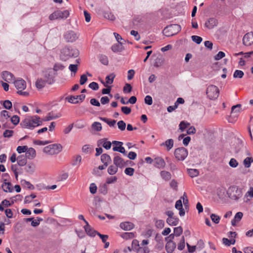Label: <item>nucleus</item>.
Segmentation results:
<instances>
[{"label":"nucleus","mask_w":253,"mask_h":253,"mask_svg":"<svg viewBox=\"0 0 253 253\" xmlns=\"http://www.w3.org/2000/svg\"><path fill=\"white\" fill-rule=\"evenodd\" d=\"M42 123L40 117L37 115H35L25 118L22 121L20 125L22 128L33 129L34 128L41 126Z\"/></svg>","instance_id":"obj_1"},{"label":"nucleus","mask_w":253,"mask_h":253,"mask_svg":"<svg viewBox=\"0 0 253 253\" xmlns=\"http://www.w3.org/2000/svg\"><path fill=\"white\" fill-rule=\"evenodd\" d=\"M149 244L148 240H143L141 244L137 240H133L132 242V248L136 253H149V249L147 245Z\"/></svg>","instance_id":"obj_2"},{"label":"nucleus","mask_w":253,"mask_h":253,"mask_svg":"<svg viewBox=\"0 0 253 253\" xmlns=\"http://www.w3.org/2000/svg\"><path fill=\"white\" fill-rule=\"evenodd\" d=\"M14 86L17 90V93L21 96L27 97L30 95V91L26 89L27 84L25 80L18 79L13 82Z\"/></svg>","instance_id":"obj_3"},{"label":"nucleus","mask_w":253,"mask_h":253,"mask_svg":"<svg viewBox=\"0 0 253 253\" xmlns=\"http://www.w3.org/2000/svg\"><path fill=\"white\" fill-rule=\"evenodd\" d=\"M226 194L231 200L237 201L242 197L243 191L239 186L232 185L226 190Z\"/></svg>","instance_id":"obj_4"},{"label":"nucleus","mask_w":253,"mask_h":253,"mask_svg":"<svg viewBox=\"0 0 253 253\" xmlns=\"http://www.w3.org/2000/svg\"><path fill=\"white\" fill-rule=\"evenodd\" d=\"M78 55L79 51L77 49L65 47L61 50L60 57L62 60L66 61L70 57H77Z\"/></svg>","instance_id":"obj_5"},{"label":"nucleus","mask_w":253,"mask_h":253,"mask_svg":"<svg viewBox=\"0 0 253 253\" xmlns=\"http://www.w3.org/2000/svg\"><path fill=\"white\" fill-rule=\"evenodd\" d=\"M62 146L60 144H53L44 147L43 152L49 155H56L62 151Z\"/></svg>","instance_id":"obj_6"},{"label":"nucleus","mask_w":253,"mask_h":253,"mask_svg":"<svg viewBox=\"0 0 253 253\" xmlns=\"http://www.w3.org/2000/svg\"><path fill=\"white\" fill-rule=\"evenodd\" d=\"M181 30V27L178 24H172L166 27L163 33L167 37L172 36L178 33Z\"/></svg>","instance_id":"obj_7"},{"label":"nucleus","mask_w":253,"mask_h":253,"mask_svg":"<svg viewBox=\"0 0 253 253\" xmlns=\"http://www.w3.org/2000/svg\"><path fill=\"white\" fill-rule=\"evenodd\" d=\"M70 13L68 10L64 11L56 10L49 16L50 20H54L59 19H66L69 16Z\"/></svg>","instance_id":"obj_8"},{"label":"nucleus","mask_w":253,"mask_h":253,"mask_svg":"<svg viewBox=\"0 0 253 253\" xmlns=\"http://www.w3.org/2000/svg\"><path fill=\"white\" fill-rule=\"evenodd\" d=\"M206 93L210 99H214L218 97L219 90L216 86L212 84L207 87Z\"/></svg>","instance_id":"obj_9"},{"label":"nucleus","mask_w":253,"mask_h":253,"mask_svg":"<svg viewBox=\"0 0 253 253\" xmlns=\"http://www.w3.org/2000/svg\"><path fill=\"white\" fill-rule=\"evenodd\" d=\"M188 155V151L183 147L178 148L174 151L175 158L179 161L184 160Z\"/></svg>","instance_id":"obj_10"},{"label":"nucleus","mask_w":253,"mask_h":253,"mask_svg":"<svg viewBox=\"0 0 253 253\" xmlns=\"http://www.w3.org/2000/svg\"><path fill=\"white\" fill-rule=\"evenodd\" d=\"M85 97V95L81 94L77 96H68L66 97V100L72 104H77L82 102Z\"/></svg>","instance_id":"obj_11"},{"label":"nucleus","mask_w":253,"mask_h":253,"mask_svg":"<svg viewBox=\"0 0 253 253\" xmlns=\"http://www.w3.org/2000/svg\"><path fill=\"white\" fill-rule=\"evenodd\" d=\"M113 150L114 151L119 152L126 155V152L125 148L123 146V143L118 141H113Z\"/></svg>","instance_id":"obj_12"},{"label":"nucleus","mask_w":253,"mask_h":253,"mask_svg":"<svg viewBox=\"0 0 253 253\" xmlns=\"http://www.w3.org/2000/svg\"><path fill=\"white\" fill-rule=\"evenodd\" d=\"M243 43L246 46H250L253 44V32L248 33L244 35Z\"/></svg>","instance_id":"obj_13"},{"label":"nucleus","mask_w":253,"mask_h":253,"mask_svg":"<svg viewBox=\"0 0 253 253\" xmlns=\"http://www.w3.org/2000/svg\"><path fill=\"white\" fill-rule=\"evenodd\" d=\"M218 20L215 18H210L207 20L205 26L209 29H212L218 25Z\"/></svg>","instance_id":"obj_14"},{"label":"nucleus","mask_w":253,"mask_h":253,"mask_svg":"<svg viewBox=\"0 0 253 253\" xmlns=\"http://www.w3.org/2000/svg\"><path fill=\"white\" fill-rule=\"evenodd\" d=\"M78 38L77 34L73 31L67 32L64 35V38L68 42H75Z\"/></svg>","instance_id":"obj_15"},{"label":"nucleus","mask_w":253,"mask_h":253,"mask_svg":"<svg viewBox=\"0 0 253 253\" xmlns=\"http://www.w3.org/2000/svg\"><path fill=\"white\" fill-rule=\"evenodd\" d=\"M154 165L155 167L161 169H164L166 166L164 160L161 157H157L154 160Z\"/></svg>","instance_id":"obj_16"},{"label":"nucleus","mask_w":253,"mask_h":253,"mask_svg":"<svg viewBox=\"0 0 253 253\" xmlns=\"http://www.w3.org/2000/svg\"><path fill=\"white\" fill-rule=\"evenodd\" d=\"M2 79L7 83H10L14 81V76L8 71H4L2 74Z\"/></svg>","instance_id":"obj_17"},{"label":"nucleus","mask_w":253,"mask_h":253,"mask_svg":"<svg viewBox=\"0 0 253 253\" xmlns=\"http://www.w3.org/2000/svg\"><path fill=\"white\" fill-rule=\"evenodd\" d=\"M123 44L122 42H118L117 43L114 44L111 47L112 50L115 53L123 51L125 49Z\"/></svg>","instance_id":"obj_18"},{"label":"nucleus","mask_w":253,"mask_h":253,"mask_svg":"<svg viewBox=\"0 0 253 253\" xmlns=\"http://www.w3.org/2000/svg\"><path fill=\"white\" fill-rule=\"evenodd\" d=\"M36 156V152L35 150L33 148H27L25 153V157L29 159H33L35 158Z\"/></svg>","instance_id":"obj_19"},{"label":"nucleus","mask_w":253,"mask_h":253,"mask_svg":"<svg viewBox=\"0 0 253 253\" xmlns=\"http://www.w3.org/2000/svg\"><path fill=\"white\" fill-rule=\"evenodd\" d=\"M175 208L179 211L180 216H182L185 214L184 210L183 209L182 201L181 199L177 200L175 205Z\"/></svg>","instance_id":"obj_20"},{"label":"nucleus","mask_w":253,"mask_h":253,"mask_svg":"<svg viewBox=\"0 0 253 253\" xmlns=\"http://www.w3.org/2000/svg\"><path fill=\"white\" fill-rule=\"evenodd\" d=\"M176 248V244L172 241H169L166 245V249L168 253H172Z\"/></svg>","instance_id":"obj_21"},{"label":"nucleus","mask_w":253,"mask_h":253,"mask_svg":"<svg viewBox=\"0 0 253 253\" xmlns=\"http://www.w3.org/2000/svg\"><path fill=\"white\" fill-rule=\"evenodd\" d=\"M84 228L87 234L90 236L94 237L97 233L96 231L92 229L88 222H86V225L84 226Z\"/></svg>","instance_id":"obj_22"},{"label":"nucleus","mask_w":253,"mask_h":253,"mask_svg":"<svg viewBox=\"0 0 253 253\" xmlns=\"http://www.w3.org/2000/svg\"><path fill=\"white\" fill-rule=\"evenodd\" d=\"M120 227L124 230H130L134 227L133 223L130 222H122L120 225Z\"/></svg>","instance_id":"obj_23"},{"label":"nucleus","mask_w":253,"mask_h":253,"mask_svg":"<svg viewBox=\"0 0 253 253\" xmlns=\"http://www.w3.org/2000/svg\"><path fill=\"white\" fill-rule=\"evenodd\" d=\"M115 76H116L114 73H112L109 75L106 76L105 78V82H102V83L105 86L107 87L108 84H113Z\"/></svg>","instance_id":"obj_24"},{"label":"nucleus","mask_w":253,"mask_h":253,"mask_svg":"<svg viewBox=\"0 0 253 253\" xmlns=\"http://www.w3.org/2000/svg\"><path fill=\"white\" fill-rule=\"evenodd\" d=\"M114 164L117 167H122L125 165V162L124 160L120 157L117 156H115L113 160Z\"/></svg>","instance_id":"obj_25"},{"label":"nucleus","mask_w":253,"mask_h":253,"mask_svg":"<svg viewBox=\"0 0 253 253\" xmlns=\"http://www.w3.org/2000/svg\"><path fill=\"white\" fill-rule=\"evenodd\" d=\"M98 143L99 144L102 145V146L107 150H109L111 147L112 142L107 141V139L103 138L99 140Z\"/></svg>","instance_id":"obj_26"},{"label":"nucleus","mask_w":253,"mask_h":253,"mask_svg":"<svg viewBox=\"0 0 253 253\" xmlns=\"http://www.w3.org/2000/svg\"><path fill=\"white\" fill-rule=\"evenodd\" d=\"M61 116L60 113L54 114L53 113H48L44 118V121H49L60 118Z\"/></svg>","instance_id":"obj_27"},{"label":"nucleus","mask_w":253,"mask_h":253,"mask_svg":"<svg viewBox=\"0 0 253 253\" xmlns=\"http://www.w3.org/2000/svg\"><path fill=\"white\" fill-rule=\"evenodd\" d=\"M2 188L4 192H11L12 191V187L11 183L6 182V180H4V182L1 185Z\"/></svg>","instance_id":"obj_28"},{"label":"nucleus","mask_w":253,"mask_h":253,"mask_svg":"<svg viewBox=\"0 0 253 253\" xmlns=\"http://www.w3.org/2000/svg\"><path fill=\"white\" fill-rule=\"evenodd\" d=\"M243 214L242 212H238L235 215L234 219L231 221V224L233 226H236V224L238 223L243 217Z\"/></svg>","instance_id":"obj_29"},{"label":"nucleus","mask_w":253,"mask_h":253,"mask_svg":"<svg viewBox=\"0 0 253 253\" xmlns=\"http://www.w3.org/2000/svg\"><path fill=\"white\" fill-rule=\"evenodd\" d=\"M226 189L224 187H220L217 190V195L219 199H225L226 198Z\"/></svg>","instance_id":"obj_30"},{"label":"nucleus","mask_w":253,"mask_h":253,"mask_svg":"<svg viewBox=\"0 0 253 253\" xmlns=\"http://www.w3.org/2000/svg\"><path fill=\"white\" fill-rule=\"evenodd\" d=\"M174 142L173 139H169L167 140L165 142L161 144V146H165L168 151H169L173 146Z\"/></svg>","instance_id":"obj_31"},{"label":"nucleus","mask_w":253,"mask_h":253,"mask_svg":"<svg viewBox=\"0 0 253 253\" xmlns=\"http://www.w3.org/2000/svg\"><path fill=\"white\" fill-rule=\"evenodd\" d=\"M178 218L173 216L171 217H168L167 219L168 224L171 226L176 225L178 223Z\"/></svg>","instance_id":"obj_32"},{"label":"nucleus","mask_w":253,"mask_h":253,"mask_svg":"<svg viewBox=\"0 0 253 253\" xmlns=\"http://www.w3.org/2000/svg\"><path fill=\"white\" fill-rule=\"evenodd\" d=\"M101 160L104 164H106L107 165H108L111 162V159L110 156L107 154H103L101 155Z\"/></svg>","instance_id":"obj_33"},{"label":"nucleus","mask_w":253,"mask_h":253,"mask_svg":"<svg viewBox=\"0 0 253 253\" xmlns=\"http://www.w3.org/2000/svg\"><path fill=\"white\" fill-rule=\"evenodd\" d=\"M17 163L20 166H24L27 163V158L24 155H20L17 158Z\"/></svg>","instance_id":"obj_34"},{"label":"nucleus","mask_w":253,"mask_h":253,"mask_svg":"<svg viewBox=\"0 0 253 253\" xmlns=\"http://www.w3.org/2000/svg\"><path fill=\"white\" fill-rule=\"evenodd\" d=\"M162 178L165 181H169L170 179L171 175L170 172L165 170H162L160 172Z\"/></svg>","instance_id":"obj_35"},{"label":"nucleus","mask_w":253,"mask_h":253,"mask_svg":"<svg viewBox=\"0 0 253 253\" xmlns=\"http://www.w3.org/2000/svg\"><path fill=\"white\" fill-rule=\"evenodd\" d=\"M236 242L235 239H228L226 238L222 239L223 244L226 246H230L231 245H234Z\"/></svg>","instance_id":"obj_36"},{"label":"nucleus","mask_w":253,"mask_h":253,"mask_svg":"<svg viewBox=\"0 0 253 253\" xmlns=\"http://www.w3.org/2000/svg\"><path fill=\"white\" fill-rule=\"evenodd\" d=\"M91 128L94 131H100L102 130V126L100 123L95 122L92 124Z\"/></svg>","instance_id":"obj_37"},{"label":"nucleus","mask_w":253,"mask_h":253,"mask_svg":"<svg viewBox=\"0 0 253 253\" xmlns=\"http://www.w3.org/2000/svg\"><path fill=\"white\" fill-rule=\"evenodd\" d=\"M188 173L191 177L197 176L199 174V170L195 169H187Z\"/></svg>","instance_id":"obj_38"},{"label":"nucleus","mask_w":253,"mask_h":253,"mask_svg":"<svg viewBox=\"0 0 253 253\" xmlns=\"http://www.w3.org/2000/svg\"><path fill=\"white\" fill-rule=\"evenodd\" d=\"M253 162V159L252 157H247L244 161L243 164L245 168H249L251 167V164Z\"/></svg>","instance_id":"obj_39"},{"label":"nucleus","mask_w":253,"mask_h":253,"mask_svg":"<svg viewBox=\"0 0 253 253\" xmlns=\"http://www.w3.org/2000/svg\"><path fill=\"white\" fill-rule=\"evenodd\" d=\"M65 66L63 64L59 63H57L54 65L53 70L55 72H58L63 70Z\"/></svg>","instance_id":"obj_40"},{"label":"nucleus","mask_w":253,"mask_h":253,"mask_svg":"<svg viewBox=\"0 0 253 253\" xmlns=\"http://www.w3.org/2000/svg\"><path fill=\"white\" fill-rule=\"evenodd\" d=\"M118 171V167L111 165L108 169V172L110 175L115 174Z\"/></svg>","instance_id":"obj_41"},{"label":"nucleus","mask_w":253,"mask_h":253,"mask_svg":"<svg viewBox=\"0 0 253 253\" xmlns=\"http://www.w3.org/2000/svg\"><path fill=\"white\" fill-rule=\"evenodd\" d=\"M45 85V82L42 79H38L36 83V86L38 89H42Z\"/></svg>","instance_id":"obj_42"},{"label":"nucleus","mask_w":253,"mask_h":253,"mask_svg":"<svg viewBox=\"0 0 253 253\" xmlns=\"http://www.w3.org/2000/svg\"><path fill=\"white\" fill-rule=\"evenodd\" d=\"M99 60L103 65H107L108 64V59L107 56L105 55H100L99 56Z\"/></svg>","instance_id":"obj_43"},{"label":"nucleus","mask_w":253,"mask_h":253,"mask_svg":"<svg viewBox=\"0 0 253 253\" xmlns=\"http://www.w3.org/2000/svg\"><path fill=\"white\" fill-rule=\"evenodd\" d=\"M185 243L184 236L181 238L179 243L178 244L177 249L180 251L183 250L185 248Z\"/></svg>","instance_id":"obj_44"},{"label":"nucleus","mask_w":253,"mask_h":253,"mask_svg":"<svg viewBox=\"0 0 253 253\" xmlns=\"http://www.w3.org/2000/svg\"><path fill=\"white\" fill-rule=\"evenodd\" d=\"M190 123L185 122L182 121L180 122L179 125V128L181 132L183 131L184 129L187 128L188 126H190Z\"/></svg>","instance_id":"obj_45"},{"label":"nucleus","mask_w":253,"mask_h":253,"mask_svg":"<svg viewBox=\"0 0 253 253\" xmlns=\"http://www.w3.org/2000/svg\"><path fill=\"white\" fill-rule=\"evenodd\" d=\"M155 226L157 228L162 229L164 227L165 222L161 219H156L155 220Z\"/></svg>","instance_id":"obj_46"},{"label":"nucleus","mask_w":253,"mask_h":253,"mask_svg":"<svg viewBox=\"0 0 253 253\" xmlns=\"http://www.w3.org/2000/svg\"><path fill=\"white\" fill-rule=\"evenodd\" d=\"M211 218L213 222H214L215 224H217L219 222V221L220 220V217L218 215L212 213L211 214Z\"/></svg>","instance_id":"obj_47"},{"label":"nucleus","mask_w":253,"mask_h":253,"mask_svg":"<svg viewBox=\"0 0 253 253\" xmlns=\"http://www.w3.org/2000/svg\"><path fill=\"white\" fill-rule=\"evenodd\" d=\"M229 165L233 168H237L238 165L239 163L237 162V161L234 159V158H231L229 162Z\"/></svg>","instance_id":"obj_48"},{"label":"nucleus","mask_w":253,"mask_h":253,"mask_svg":"<svg viewBox=\"0 0 253 253\" xmlns=\"http://www.w3.org/2000/svg\"><path fill=\"white\" fill-rule=\"evenodd\" d=\"M135 236L134 234L132 232H127L124 233L122 237L126 239H132Z\"/></svg>","instance_id":"obj_49"},{"label":"nucleus","mask_w":253,"mask_h":253,"mask_svg":"<svg viewBox=\"0 0 253 253\" xmlns=\"http://www.w3.org/2000/svg\"><path fill=\"white\" fill-rule=\"evenodd\" d=\"M244 76V72L241 70H236L233 74L235 78H242Z\"/></svg>","instance_id":"obj_50"},{"label":"nucleus","mask_w":253,"mask_h":253,"mask_svg":"<svg viewBox=\"0 0 253 253\" xmlns=\"http://www.w3.org/2000/svg\"><path fill=\"white\" fill-rule=\"evenodd\" d=\"M183 232L182 228L181 226L175 227L174 228V234L175 236H179Z\"/></svg>","instance_id":"obj_51"},{"label":"nucleus","mask_w":253,"mask_h":253,"mask_svg":"<svg viewBox=\"0 0 253 253\" xmlns=\"http://www.w3.org/2000/svg\"><path fill=\"white\" fill-rule=\"evenodd\" d=\"M97 187L95 183H92L90 184L89 191L91 194H95L97 192Z\"/></svg>","instance_id":"obj_52"},{"label":"nucleus","mask_w":253,"mask_h":253,"mask_svg":"<svg viewBox=\"0 0 253 253\" xmlns=\"http://www.w3.org/2000/svg\"><path fill=\"white\" fill-rule=\"evenodd\" d=\"M42 220V219L40 217H37V219H33L32 221L31 222V225L33 227H36L38 226L40 223V222Z\"/></svg>","instance_id":"obj_53"},{"label":"nucleus","mask_w":253,"mask_h":253,"mask_svg":"<svg viewBox=\"0 0 253 253\" xmlns=\"http://www.w3.org/2000/svg\"><path fill=\"white\" fill-rule=\"evenodd\" d=\"M241 106V105L240 104H237L232 106L231 109V113H239L240 112Z\"/></svg>","instance_id":"obj_54"},{"label":"nucleus","mask_w":253,"mask_h":253,"mask_svg":"<svg viewBox=\"0 0 253 253\" xmlns=\"http://www.w3.org/2000/svg\"><path fill=\"white\" fill-rule=\"evenodd\" d=\"M118 128L121 130L123 131L125 129L126 124L123 121H120L117 123Z\"/></svg>","instance_id":"obj_55"},{"label":"nucleus","mask_w":253,"mask_h":253,"mask_svg":"<svg viewBox=\"0 0 253 253\" xmlns=\"http://www.w3.org/2000/svg\"><path fill=\"white\" fill-rule=\"evenodd\" d=\"M82 151L85 154L90 153L91 151V147L89 145H84L82 148Z\"/></svg>","instance_id":"obj_56"},{"label":"nucleus","mask_w":253,"mask_h":253,"mask_svg":"<svg viewBox=\"0 0 253 253\" xmlns=\"http://www.w3.org/2000/svg\"><path fill=\"white\" fill-rule=\"evenodd\" d=\"M20 121L19 117L17 115L13 116L11 118V122L14 125H17Z\"/></svg>","instance_id":"obj_57"},{"label":"nucleus","mask_w":253,"mask_h":253,"mask_svg":"<svg viewBox=\"0 0 253 253\" xmlns=\"http://www.w3.org/2000/svg\"><path fill=\"white\" fill-rule=\"evenodd\" d=\"M3 106L6 109H10L11 108L12 104L11 101L6 100L3 101Z\"/></svg>","instance_id":"obj_58"},{"label":"nucleus","mask_w":253,"mask_h":253,"mask_svg":"<svg viewBox=\"0 0 253 253\" xmlns=\"http://www.w3.org/2000/svg\"><path fill=\"white\" fill-rule=\"evenodd\" d=\"M78 67V65L76 64H70L69 66V70L74 73V75L77 72Z\"/></svg>","instance_id":"obj_59"},{"label":"nucleus","mask_w":253,"mask_h":253,"mask_svg":"<svg viewBox=\"0 0 253 253\" xmlns=\"http://www.w3.org/2000/svg\"><path fill=\"white\" fill-rule=\"evenodd\" d=\"M36 196L35 194H31L29 196H27L25 198L24 202L25 203H29L32 200L36 198Z\"/></svg>","instance_id":"obj_60"},{"label":"nucleus","mask_w":253,"mask_h":253,"mask_svg":"<svg viewBox=\"0 0 253 253\" xmlns=\"http://www.w3.org/2000/svg\"><path fill=\"white\" fill-rule=\"evenodd\" d=\"M191 39L193 42L197 44H200L202 41V38L198 36H192Z\"/></svg>","instance_id":"obj_61"},{"label":"nucleus","mask_w":253,"mask_h":253,"mask_svg":"<svg viewBox=\"0 0 253 253\" xmlns=\"http://www.w3.org/2000/svg\"><path fill=\"white\" fill-rule=\"evenodd\" d=\"M28 147L27 146H19L17 148V151L18 153H22L26 152Z\"/></svg>","instance_id":"obj_62"},{"label":"nucleus","mask_w":253,"mask_h":253,"mask_svg":"<svg viewBox=\"0 0 253 253\" xmlns=\"http://www.w3.org/2000/svg\"><path fill=\"white\" fill-rule=\"evenodd\" d=\"M225 56L224 52L222 51H219L218 53L214 56V59L215 60H219Z\"/></svg>","instance_id":"obj_63"},{"label":"nucleus","mask_w":253,"mask_h":253,"mask_svg":"<svg viewBox=\"0 0 253 253\" xmlns=\"http://www.w3.org/2000/svg\"><path fill=\"white\" fill-rule=\"evenodd\" d=\"M245 197H250V198H253V187H250L245 194Z\"/></svg>","instance_id":"obj_64"}]
</instances>
